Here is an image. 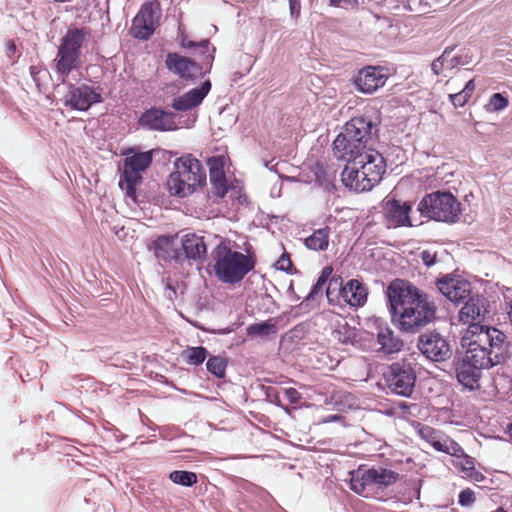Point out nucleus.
<instances>
[{"mask_svg":"<svg viewBox=\"0 0 512 512\" xmlns=\"http://www.w3.org/2000/svg\"><path fill=\"white\" fill-rule=\"evenodd\" d=\"M392 322L405 333H417L436 319L435 302L417 287L396 279L387 288Z\"/></svg>","mask_w":512,"mask_h":512,"instance_id":"nucleus-1","label":"nucleus"},{"mask_svg":"<svg viewBox=\"0 0 512 512\" xmlns=\"http://www.w3.org/2000/svg\"><path fill=\"white\" fill-rule=\"evenodd\" d=\"M505 339V334L494 327L471 325L461 339V358L475 368L488 369L503 361Z\"/></svg>","mask_w":512,"mask_h":512,"instance_id":"nucleus-2","label":"nucleus"},{"mask_svg":"<svg viewBox=\"0 0 512 512\" xmlns=\"http://www.w3.org/2000/svg\"><path fill=\"white\" fill-rule=\"evenodd\" d=\"M211 256L215 275L223 283L240 282L255 266L251 256L234 250L232 242L228 240L220 239Z\"/></svg>","mask_w":512,"mask_h":512,"instance_id":"nucleus-3","label":"nucleus"},{"mask_svg":"<svg viewBox=\"0 0 512 512\" xmlns=\"http://www.w3.org/2000/svg\"><path fill=\"white\" fill-rule=\"evenodd\" d=\"M375 126L370 119L356 117L345 124L343 130L333 142V154L347 162L363 155L372 139Z\"/></svg>","mask_w":512,"mask_h":512,"instance_id":"nucleus-4","label":"nucleus"},{"mask_svg":"<svg viewBox=\"0 0 512 512\" xmlns=\"http://www.w3.org/2000/svg\"><path fill=\"white\" fill-rule=\"evenodd\" d=\"M206 182V173L196 158L185 155L174 163V171L168 177L166 186L171 196L180 198L191 195Z\"/></svg>","mask_w":512,"mask_h":512,"instance_id":"nucleus-5","label":"nucleus"},{"mask_svg":"<svg viewBox=\"0 0 512 512\" xmlns=\"http://www.w3.org/2000/svg\"><path fill=\"white\" fill-rule=\"evenodd\" d=\"M398 474L384 468L357 470L350 473V489L365 498H381L385 488L394 484Z\"/></svg>","mask_w":512,"mask_h":512,"instance_id":"nucleus-6","label":"nucleus"},{"mask_svg":"<svg viewBox=\"0 0 512 512\" xmlns=\"http://www.w3.org/2000/svg\"><path fill=\"white\" fill-rule=\"evenodd\" d=\"M153 153V150L141 152L136 148H129L123 152L125 158L119 187L126 196L134 201L136 200V186L142 181V173L151 165Z\"/></svg>","mask_w":512,"mask_h":512,"instance_id":"nucleus-7","label":"nucleus"},{"mask_svg":"<svg viewBox=\"0 0 512 512\" xmlns=\"http://www.w3.org/2000/svg\"><path fill=\"white\" fill-rule=\"evenodd\" d=\"M417 210L424 217L447 223L456 222L461 213L460 203L453 194L440 191L424 196L418 203Z\"/></svg>","mask_w":512,"mask_h":512,"instance_id":"nucleus-8","label":"nucleus"},{"mask_svg":"<svg viewBox=\"0 0 512 512\" xmlns=\"http://www.w3.org/2000/svg\"><path fill=\"white\" fill-rule=\"evenodd\" d=\"M84 37L82 29L72 28L62 38L55 58L56 72L62 77V83L69 73L80 65V48Z\"/></svg>","mask_w":512,"mask_h":512,"instance_id":"nucleus-9","label":"nucleus"},{"mask_svg":"<svg viewBox=\"0 0 512 512\" xmlns=\"http://www.w3.org/2000/svg\"><path fill=\"white\" fill-rule=\"evenodd\" d=\"M364 332L376 337L379 350L385 354L397 353L403 347V341L394 334L387 322L380 317L367 318L364 322Z\"/></svg>","mask_w":512,"mask_h":512,"instance_id":"nucleus-10","label":"nucleus"},{"mask_svg":"<svg viewBox=\"0 0 512 512\" xmlns=\"http://www.w3.org/2000/svg\"><path fill=\"white\" fill-rule=\"evenodd\" d=\"M357 168L361 169L363 178H367L365 182L362 180V189H372L382 178L385 173L386 165L383 156L374 149H367L363 155H359L351 159Z\"/></svg>","mask_w":512,"mask_h":512,"instance_id":"nucleus-11","label":"nucleus"},{"mask_svg":"<svg viewBox=\"0 0 512 512\" xmlns=\"http://www.w3.org/2000/svg\"><path fill=\"white\" fill-rule=\"evenodd\" d=\"M161 18V7L157 1L147 2L134 17L130 33L133 37L146 40L155 31Z\"/></svg>","mask_w":512,"mask_h":512,"instance_id":"nucleus-12","label":"nucleus"},{"mask_svg":"<svg viewBox=\"0 0 512 512\" xmlns=\"http://www.w3.org/2000/svg\"><path fill=\"white\" fill-rule=\"evenodd\" d=\"M416 375L410 365L394 363L387 375L390 390L400 396L409 397L414 389Z\"/></svg>","mask_w":512,"mask_h":512,"instance_id":"nucleus-13","label":"nucleus"},{"mask_svg":"<svg viewBox=\"0 0 512 512\" xmlns=\"http://www.w3.org/2000/svg\"><path fill=\"white\" fill-rule=\"evenodd\" d=\"M419 437L436 451L449 454L451 456H461L462 447L439 429L428 425H419L417 430Z\"/></svg>","mask_w":512,"mask_h":512,"instance_id":"nucleus-14","label":"nucleus"},{"mask_svg":"<svg viewBox=\"0 0 512 512\" xmlns=\"http://www.w3.org/2000/svg\"><path fill=\"white\" fill-rule=\"evenodd\" d=\"M101 94L95 88L82 84L80 86L70 85L68 92L63 98L66 107L77 110L86 111L93 104L101 102Z\"/></svg>","mask_w":512,"mask_h":512,"instance_id":"nucleus-15","label":"nucleus"},{"mask_svg":"<svg viewBox=\"0 0 512 512\" xmlns=\"http://www.w3.org/2000/svg\"><path fill=\"white\" fill-rule=\"evenodd\" d=\"M418 348L430 360L444 361L451 355L450 345L439 333L429 332L419 337Z\"/></svg>","mask_w":512,"mask_h":512,"instance_id":"nucleus-16","label":"nucleus"},{"mask_svg":"<svg viewBox=\"0 0 512 512\" xmlns=\"http://www.w3.org/2000/svg\"><path fill=\"white\" fill-rule=\"evenodd\" d=\"M388 79L387 69L383 66H366L355 78L357 89L365 94H372L383 87Z\"/></svg>","mask_w":512,"mask_h":512,"instance_id":"nucleus-17","label":"nucleus"},{"mask_svg":"<svg viewBox=\"0 0 512 512\" xmlns=\"http://www.w3.org/2000/svg\"><path fill=\"white\" fill-rule=\"evenodd\" d=\"M411 205L400 200H387L384 204V218L388 228L412 226Z\"/></svg>","mask_w":512,"mask_h":512,"instance_id":"nucleus-18","label":"nucleus"},{"mask_svg":"<svg viewBox=\"0 0 512 512\" xmlns=\"http://www.w3.org/2000/svg\"><path fill=\"white\" fill-rule=\"evenodd\" d=\"M175 118L172 112L151 109L142 114L140 123L152 130L171 131L179 127Z\"/></svg>","mask_w":512,"mask_h":512,"instance_id":"nucleus-19","label":"nucleus"},{"mask_svg":"<svg viewBox=\"0 0 512 512\" xmlns=\"http://www.w3.org/2000/svg\"><path fill=\"white\" fill-rule=\"evenodd\" d=\"M439 291L451 302L465 300L471 292L470 283L457 278L445 277L438 281Z\"/></svg>","mask_w":512,"mask_h":512,"instance_id":"nucleus-20","label":"nucleus"},{"mask_svg":"<svg viewBox=\"0 0 512 512\" xmlns=\"http://www.w3.org/2000/svg\"><path fill=\"white\" fill-rule=\"evenodd\" d=\"M180 240L177 235L158 237L154 242L152 249L154 255L160 261L176 260L180 256Z\"/></svg>","mask_w":512,"mask_h":512,"instance_id":"nucleus-21","label":"nucleus"},{"mask_svg":"<svg viewBox=\"0 0 512 512\" xmlns=\"http://www.w3.org/2000/svg\"><path fill=\"white\" fill-rule=\"evenodd\" d=\"M207 164L209 167L210 182L212 184L213 193L217 197H224L228 192L224 173V156H215L209 158Z\"/></svg>","mask_w":512,"mask_h":512,"instance_id":"nucleus-22","label":"nucleus"},{"mask_svg":"<svg viewBox=\"0 0 512 512\" xmlns=\"http://www.w3.org/2000/svg\"><path fill=\"white\" fill-rule=\"evenodd\" d=\"M166 65L169 70L182 78H194L203 73L201 67L196 62L177 53L167 55Z\"/></svg>","mask_w":512,"mask_h":512,"instance_id":"nucleus-23","label":"nucleus"},{"mask_svg":"<svg viewBox=\"0 0 512 512\" xmlns=\"http://www.w3.org/2000/svg\"><path fill=\"white\" fill-rule=\"evenodd\" d=\"M452 52V48H446L442 55L432 63L431 68L435 74H439L442 69L452 70L458 66L471 63L472 57L468 50H461L455 55Z\"/></svg>","mask_w":512,"mask_h":512,"instance_id":"nucleus-24","label":"nucleus"},{"mask_svg":"<svg viewBox=\"0 0 512 512\" xmlns=\"http://www.w3.org/2000/svg\"><path fill=\"white\" fill-rule=\"evenodd\" d=\"M368 296L367 287L358 279H351L342 288V300L350 307H362Z\"/></svg>","mask_w":512,"mask_h":512,"instance_id":"nucleus-25","label":"nucleus"},{"mask_svg":"<svg viewBox=\"0 0 512 512\" xmlns=\"http://www.w3.org/2000/svg\"><path fill=\"white\" fill-rule=\"evenodd\" d=\"M211 89L210 81H205L200 88H194L184 95L175 98L172 107L178 111H187L199 105Z\"/></svg>","mask_w":512,"mask_h":512,"instance_id":"nucleus-26","label":"nucleus"},{"mask_svg":"<svg viewBox=\"0 0 512 512\" xmlns=\"http://www.w3.org/2000/svg\"><path fill=\"white\" fill-rule=\"evenodd\" d=\"M486 309L484 303L479 298H470L465 305L460 309L458 318L463 324H469V326L478 324L484 317Z\"/></svg>","mask_w":512,"mask_h":512,"instance_id":"nucleus-27","label":"nucleus"},{"mask_svg":"<svg viewBox=\"0 0 512 512\" xmlns=\"http://www.w3.org/2000/svg\"><path fill=\"white\" fill-rule=\"evenodd\" d=\"M180 245L189 259L202 260L207 251L203 237L196 234H186L180 240Z\"/></svg>","mask_w":512,"mask_h":512,"instance_id":"nucleus-28","label":"nucleus"},{"mask_svg":"<svg viewBox=\"0 0 512 512\" xmlns=\"http://www.w3.org/2000/svg\"><path fill=\"white\" fill-rule=\"evenodd\" d=\"M360 171L361 169L357 168V165H354L352 161H349L341 173V180L347 188L356 192L369 191L370 189H362L361 186L359 187L360 184L363 185L362 180L365 182L367 179L366 177L365 179L363 178Z\"/></svg>","mask_w":512,"mask_h":512,"instance_id":"nucleus-29","label":"nucleus"},{"mask_svg":"<svg viewBox=\"0 0 512 512\" xmlns=\"http://www.w3.org/2000/svg\"><path fill=\"white\" fill-rule=\"evenodd\" d=\"M481 368H475L464 359H460L456 367L458 381L466 387L473 388L480 377Z\"/></svg>","mask_w":512,"mask_h":512,"instance_id":"nucleus-30","label":"nucleus"},{"mask_svg":"<svg viewBox=\"0 0 512 512\" xmlns=\"http://www.w3.org/2000/svg\"><path fill=\"white\" fill-rule=\"evenodd\" d=\"M329 227L315 230L309 237L305 239V246L314 251H324L329 245Z\"/></svg>","mask_w":512,"mask_h":512,"instance_id":"nucleus-31","label":"nucleus"},{"mask_svg":"<svg viewBox=\"0 0 512 512\" xmlns=\"http://www.w3.org/2000/svg\"><path fill=\"white\" fill-rule=\"evenodd\" d=\"M246 332L252 338L267 339L277 333L276 323L273 319L254 323L246 328Z\"/></svg>","mask_w":512,"mask_h":512,"instance_id":"nucleus-32","label":"nucleus"},{"mask_svg":"<svg viewBox=\"0 0 512 512\" xmlns=\"http://www.w3.org/2000/svg\"><path fill=\"white\" fill-rule=\"evenodd\" d=\"M332 336L336 341L342 344L354 345L357 341V330L348 325L345 320H341L334 328Z\"/></svg>","mask_w":512,"mask_h":512,"instance_id":"nucleus-33","label":"nucleus"},{"mask_svg":"<svg viewBox=\"0 0 512 512\" xmlns=\"http://www.w3.org/2000/svg\"><path fill=\"white\" fill-rule=\"evenodd\" d=\"M343 283L341 277H331L326 289V296L330 304L340 303L342 300Z\"/></svg>","mask_w":512,"mask_h":512,"instance_id":"nucleus-34","label":"nucleus"},{"mask_svg":"<svg viewBox=\"0 0 512 512\" xmlns=\"http://www.w3.org/2000/svg\"><path fill=\"white\" fill-rule=\"evenodd\" d=\"M186 362L191 365H200L207 357V350L204 347H191L183 352Z\"/></svg>","mask_w":512,"mask_h":512,"instance_id":"nucleus-35","label":"nucleus"},{"mask_svg":"<svg viewBox=\"0 0 512 512\" xmlns=\"http://www.w3.org/2000/svg\"><path fill=\"white\" fill-rule=\"evenodd\" d=\"M169 478L174 483L183 486H192L197 482L196 474L188 471H173L170 473Z\"/></svg>","mask_w":512,"mask_h":512,"instance_id":"nucleus-36","label":"nucleus"},{"mask_svg":"<svg viewBox=\"0 0 512 512\" xmlns=\"http://www.w3.org/2000/svg\"><path fill=\"white\" fill-rule=\"evenodd\" d=\"M207 370L218 378L225 375L226 362L221 357H212L207 361Z\"/></svg>","mask_w":512,"mask_h":512,"instance_id":"nucleus-37","label":"nucleus"},{"mask_svg":"<svg viewBox=\"0 0 512 512\" xmlns=\"http://www.w3.org/2000/svg\"><path fill=\"white\" fill-rule=\"evenodd\" d=\"M508 105V101L505 97H503L500 93H495L490 98L488 104L489 111H500L503 110Z\"/></svg>","mask_w":512,"mask_h":512,"instance_id":"nucleus-38","label":"nucleus"},{"mask_svg":"<svg viewBox=\"0 0 512 512\" xmlns=\"http://www.w3.org/2000/svg\"><path fill=\"white\" fill-rule=\"evenodd\" d=\"M454 457L459 460L458 465L461 467L462 471L465 472L467 476L472 477V473L474 471V462L472 458L466 455L464 451L461 456Z\"/></svg>","mask_w":512,"mask_h":512,"instance_id":"nucleus-39","label":"nucleus"},{"mask_svg":"<svg viewBox=\"0 0 512 512\" xmlns=\"http://www.w3.org/2000/svg\"><path fill=\"white\" fill-rule=\"evenodd\" d=\"M450 100L452 102V104L455 106V107H462L465 105V103L469 100L470 96L467 94V92H464L463 90L458 92V93H455V94H450Z\"/></svg>","mask_w":512,"mask_h":512,"instance_id":"nucleus-40","label":"nucleus"},{"mask_svg":"<svg viewBox=\"0 0 512 512\" xmlns=\"http://www.w3.org/2000/svg\"><path fill=\"white\" fill-rule=\"evenodd\" d=\"M475 501V493L470 489H465L459 494V503L462 506H469Z\"/></svg>","mask_w":512,"mask_h":512,"instance_id":"nucleus-41","label":"nucleus"},{"mask_svg":"<svg viewBox=\"0 0 512 512\" xmlns=\"http://www.w3.org/2000/svg\"><path fill=\"white\" fill-rule=\"evenodd\" d=\"M285 398L291 404H299L301 400V394L295 388L284 389Z\"/></svg>","mask_w":512,"mask_h":512,"instance_id":"nucleus-42","label":"nucleus"},{"mask_svg":"<svg viewBox=\"0 0 512 512\" xmlns=\"http://www.w3.org/2000/svg\"><path fill=\"white\" fill-rule=\"evenodd\" d=\"M326 283L327 282L325 280L318 278L316 283L313 285L310 293L307 295L306 300L309 301V300L314 299L316 297V295H318V293L322 291V289L326 285Z\"/></svg>","mask_w":512,"mask_h":512,"instance_id":"nucleus-43","label":"nucleus"},{"mask_svg":"<svg viewBox=\"0 0 512 512\" xmlns=\"http://www.w3.org/2000/svg\"><path fill=\"white\" fill-rule=\"evenodd\" d=\"M208 44H209L208 40H202L199 43H195L193 41L186 39V37H182V39H181V45L185 48H194V47L207 48Z\"/></svg>","mask_w":512,"mask_h":512,"instance_id":"nucleus-44","label":"nucleus"},{"mask_svg":"<svg viewBox=\"0 0 512 512\" xmlns=\"http://www.w3.org/2000/svg\"><path fill=\"white\" fill-rule=\"evenodd\" d=\"M421 258L424 264L428 267L432 266L436 262V254L428 250L421 253Z\"/></svg>","mask_w":512,"mask_h":512,"instance_id":"nucleus-45","label":"nucleus"},{"mask_svg":"<svg viewBox=\"0 0 512 512\" xmlns=\"http://www.w3.org/2000/svg\"><path fill=\"white\" fill-rule=\"evenodd\" d=\"M276 267L282 271H288L291 267V261L288 256L282 255L276 262Z\"/></svg>","mask_w":512,"mask_h":512,"instance_id":"nucleus-46","label":"nucleus"},{"mask_svg":"<svg viewBox=\"0 0 512 512\" xmlns=\"http://www.w3.org/2000/svg\"><path fill=\"white\" fill-rule=\"evenodd\" d=\"M290 2V14L292 17L298 18L300 15V4L297 0H289Z\"/></svg>","mask_w":512,"mask_h":512,"instance_id":"nucleus-47","label":"nucleus"},{"mask_svg":"<svg viewBox=\"0 0 512 512\" xmlns=\"http://www.w3.org/2000/svg\"><path fill=\"white\" fill-rule=\"evenodd\" d=\"M332 271H333V269L331 267H329V266L324 267L319 278L325 280L326 282H329L328 280H330L329 278L332 274Z\"/></svg>","mask_w":512,"mask_h":512,"instance_id":"nucleus-48","label":"nucleus"},{"mask_svg":"<svg viewBox=\"0 0 512 512\" xmlns=\"http://www.w3.org/2000/svg\"><path fill=\"white\" fill-rule=\"evenodd\" d=\"M475 90V83H474V80H469L465 87L463 88V91L464 92H467V94L471 97L472 93L474 92Z\"/></svg>","mask_w":512,"mask_h":512,"instance_id":"nucleus-49","label":"nucleus"},{"mask_svg":"<svg viewBox=\"0 0 512 512\" xmlns=\"http://www.w3.org/2000/svg\"><path fill=\"white\" fill-rule=\"evenodd\" d=\"M339 419H340V416L337 414H334V415H330V416L326 417L325 419H323V423H330V422L338 421Z\"/></svg>","mask_w":512,"mask_h":512,"instance_id":"nucleus-50","label":"nucleus"},{"mask_svg":"<svg viewBox=\"0 0 512 512\" xmlns=\"http://www.w3.org/2000/svg\"><path fill=\"white\" fill-rule=\"evenodd\" d=\"M349 0H331V4L334 6H339L341 3H348Z\"/></svg>","mask_w":512,"mask_h":512,"instance_id":"nucleus-51","label":"nucleus"},{"mask_svg":"<svg viewBox=\"0 0 512 512\" xmlns=\"http://www.w3.org/2000/svg\"><path fill=\"white\" fill-rule=\"evenodd\" d=\"M507 314H508L509 320H510V322L512 324V301L508 305Z\"/></svg>","mask_w":512,"mask_h":512,"instance_id":"nucleus-52","label":"nucleus"},{"mask_svg":"<svg viewBox=\"0 0 512 512\" xmlns=\"http://www.w3.org/2000/svg\"><path fill=\"white\" fill-rule=\"evenodd\" d=\"M272 161L270 162H265V166L270 169V170H275L277 172V169H276V166L278 165V163H276L275 165H271Z\"/></svg>","mask_w":512,"mask_h":512,"instance_id":"nucleus-53","label":"nucleus"},{"mask_svg":"<svg viewBox=\"0 0 512 512\" xmlns=\"http://www.w3.org/2000/svg\"><path fill=\"white\" fill-rule=\"evenodd\" d=\"M15 49H16L15 45L12 42H10L8 44V51L11 52V53H14Z\"/></svg>","mask_w":512,"mask_h":512,"instance_id":"nucleus-54","label":"nucleus"},{"mask_svg":"<svg viewBox=\"0 0 512 512\" xmlns=\"http://www.w3.org/2000/svg\"><path fill=\"white\" fill-rule=\"evenodd\" d=\"M507 433L508 435L512 438V423L509 424L508 428H507Z\"/></svg>","mask_w":512,"mask_h":512,"instance_id":"nucleus-55","label":"nucleus"}]
</instances>
